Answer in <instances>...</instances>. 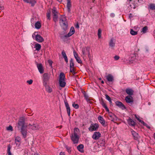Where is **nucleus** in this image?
<instances>
[{"label":"nucleus","instance_id":"obj_1","mask_svg":"<svg viewBox=\"0 0 155 155\" xmlns=\"http://www.w3.org/2000/svg\"><path fill=\"white\" fill-rule=\"evenodd\" d=\"M50 75L48 73H45L43 75V84L44 86H47V82L49 81Z\"/></svg>","mask_w":155,"mask_h":155},{"label":"nucleus","instance_id":"obj_2","mask_svg":"<svg viewBox=\"0 0 155 155\" xmlns=\"http://www.w3.org/2000/svg\"><path fill=\"white\" fill-rule=\"evenodd\" d=\"M70 137L74 144H77L78 143L79 139L78 135L71 134Z\"/></svg>","mask_w":155,"mask_h":155},{"label":"nucleus","instance_id":"obj_3","mask_svg":"<svg viewBox=\"0 0 155 155\" xmlns=\"http://www.w3.org/2000/svg\"><path fill=\"white\" fill-rule=\"evenodd\" d=\"M99 127V125L98 124H91L90 127L88 128V130L91 132L97 130Z\"/></svg>","mask_w":155,"mask_h":155},{"label":"nucleus","instance_id":"obj_4","mask_svg":"<svg viewBox=\"0 0 155 155\" xmlns=\"http://www.w3.org/2000/svg\"><path fill=\"white\" fill-rule=\"evenodd\" d=\"M35 63L39 73L40 74L43 73L44 72V68L42 64L38 63L36 61Z\"/></svg>","mask_w":155,"mask_h":155},{"label":"nucleus","instance_id":"obj_5","mask_svg":"<svg viewBox=\"0 0 155 155\" xmlns=\"http://www.w3.org/2000/svg\"><path fill=\"white\" fill-rule=\"evenodd\" d=\"M27 126L33 130H38L40 128L39 125L36 123H33L32 124H29Z\"/></svg>","mask_w":155,"mask_h":155},{"label":"nucleus","instance_id":"obj_6","mask_svg":"<svg viewBox=\"0 0 155 155\" xmlns=\"http://www.w3.org/2000/svg\"><path fill=\"white\" fill-rule=\"evenodd\" d=\"M27 126L26 125V127H21V132L24 138H25L27 137V130L26 128Z\"/></svg>","mask_w":155,"mask_h":155},{"label":"nucleus","instance_id":"obj_7","mask_svg":"<svg viewBox=\"0 0 155 155\" xmlns=\"http://www.w3.org/2000/svg\"><path fill=\"white\" fill-rule=\"evenodd\" d=\"M109 116L110 117V118H109V119L111 120L112 121L114 122L115 121L117 120V117L113 113L111 112L109 113Z\"/></svg>","mask_w":155,"mask_h":155},{"label":"nucleus","instance_id":"obj_8","mask_svg":"<svg viewBox=\"0 0 155 155\" xmlns=\"http://www.w3.org/2000/svg\"><path fill=\"white\" fill-rule=\"evenodd\" d=\"M98 119L99 122L102 124V125L104 127H106L107 125V123L105 122V121L103 117L99 115L98 117Z\"/></svg>","mask_w":155,"mask_h":155},{"label":"nucleus","instance_id":"obj_9","mask_svg":"<svg viewBox=\"0 0 155 155\" xmlns=\"http://www.w3.org/2000/svg\"><path fill=\"white\" fill-rule=\"evenodd\" d=\"M64 101L65 107L67 109L68 115L69 116H70L71 112L70 108L69 107V105L68 102L67 101V100L66 99L64 100Z\"/></svg>","mask_w":155,"mask_h":155},{"label":"nucleus","instance_id":"obj_10","mask_svg":"<svg viewBox=\"0 0 155 155\" xmlns=\"http://www.w3.org/2000/svg\"><path fill=\"white\" fill-rule=\"evenodd\" d=\"M116 105L122 110H124L126 109V107L120 101H117L115 102Z\"/></svg>","mask_w":155,"mask_h":155},{"label":"nucleus","instance_id":"obj_11","mask_svg":"<svg viewBox=\"0 0 155 155\" xmlns=\"http://www.w3.org/2000/svg\"><path fill=\"white\" fill-rule=\"evenodd\" d=\"M131 131L134 140H138L140 137L139 134L132 129L131 130Z\"/></svg>","mask_w":155,"mask_h":155},{"label":"nucleus","instance_id":"obj_12","mask_svg":"<svg viewBox=\"0 0 155 155\" xmlns=\"http://www.w3.org/2000/svg\"><path fill=\"white\" fill-rule=\"evenodd\" d=\"M35 39L38 42H42L44 41V39L40 35L37 34L35 35Z\"/></svg>","mask_w":155,"mask_h":155},{"label":"nucleus","instance_id":"obj_13","mask_svg":"<svg viewBox=\"0 0 155 155\" xmlns=\"http://www.w3.org/2000/svg\"><path fill=\"white\" fill-rule=\"evenodd\" d=\"M125 100L126 102L128 103H133L134 102L133 97L130 95L126 96L125 97Z\"/></svg>","mask_w":155,"mask_h":155},{"label":"nucleus","instance_id":"obj_14","mask_svg":"<svg viewBox=\"0 0 155 155\" xmlns=\"http://www.w3.org/2000/svg\"><path fill=\"white\" fill-rule=\"evenodd\" d=\"M101 134L99 132H95L93 135L92 138L95 140L98 139L101 137Z\"/></svg>","mask_w":155,"mask_h":155},{"label":"nucleus","instance_id":"obj_15","mask_svg":"<svg viewBox=\"0 0 155 155\" xmlns=\"http://www.w3.org/2000/svg\"><path fill=\"white\" fill-rule=\"evenodd\" d=\"M90 48L89 47L87 46L86 47V48H83L82 50V52L84 55L85 56L86 55V53H85V50L87 51L88 54H89Z\"/></svg>","mask_w":155,"mask_h":155},{"label":"nucleus","instance_id":"obj_16","mask_svg":"<svg viewBox=\"0 0 155 155\" xmlns=\"http://www.w3.org/2000/svg\"><path fill=\"white\" fill-rule=\"evenodd\" d=\"M101 103L102 105V106L107 111L109 112V110L103 99H101Z\"/></svg>","mask_w":155,"mask_h":155},{"label":"nucleus","instance_id":"obj_17","mask_svg":"<svg viewBox=\"0 0 155 155\" xmlns=\"http://www.w3.org/2000/svg\"><path fill=\"white\" fill-rule=\"evenodd\" d=\"M71 0H67V8L68 9V12H70L71 8Z\"/></svg>","mask_w":155,"mask_h":155},{"label":"nucleus","instance_id":"obj_18","mask_svg":"<svg viewBox=\"0 0 155 155\" xmlns=\"http://www.w3.org/2000/svg\"><path fill=\"white\" fill-rule=\"evenodd\" d=\"M128 124L130 126H134L136 125V123L130 118L129 117L127 120Z\"/></svg>","mask_w":155,"mask_h":155},{"label":"nucleus","instance_id":"obj_19","mask_svg":"<svg viewBox=\"0 0 155 155\" xmlns=\"http://www.w3.org/2000/svg\"><path fill=\"white\" fill-rule=\"evenodd\" d=\"M106 77L107 81L109 82H112L114 80V77L111 74H108Z\"/></svg>","mask_w":155,"mask_h":155},{"label":"nucleus","instance_id":"obj_20","mask_svg":"<svg viewBox=\"0 0 155 155\" xmlns=\"http://www.w3.org/2000/svg\"><path fill=\"white\" fill-rule=\"evenodd\" d=\"M125 91L127 94L130 96H131L133 94L134 92L133 90L130 88L126 89Z\"/></svg>","mask_w":155,"mask_h":155},{"label":"nucleus","instance_id":"obj_21","mask_svg":"<svg viewBox=\"0 0 155 155\" xmlns=\"http://www.w3.org/2000/svg\"><path fill=\"white\" fill-rule=\"evenodd\" d=\"M60 25L64 30H66L68 29V23L67 21L60 24Z\"/></svg>","mask_w":155,"mask_h":155},{"label":"nucleus","instance_id":"obj_22","mask_svg":"<svg viewBox=\"0 0 155 155\" xmlns=\"http://www.w3.org/2000/svg\"><path fill=\"white\" fill-rule=\"evenodd\" d=\"M75 32V30L74 28L73 27H72L70 29V31L69 33L67 34L68 36L70 37L73 35Z\"/></svg>","mask_w":155,"mask_h":155},{"label":"nucleus","instance_id":"obj_23","mask_svg":"<svg viewBox=\"0 0 155 155\" xmlns=\"http://www.w3.org/2000/svg\"><path fill=\"white\" fill-rule=\"evenodd\" d=\"M66 21H67L66 17L65 16H61V17L60 18V24Z\"/></svg>","mask_w":155,"mask_h":155},{"label":"nucleus","instance_id":"obj_24","mask_svg":"<svg viewBox=\"0 0 155 155\" xmlns=\"http://www.w3.org/2000/svg\"><path fill=\"white\" fill-rule=\"evenodd\" d=\"M84 146L82 144H80L77 147V149L81 153H83L84 152Z\"/></svg>","mask_w":155,"mask_h":155},{"label":"nucleus","instance_id":"obj_25","mask_svg":"<svg viewBox=\"0 0 155 155\" xmlns=\"http://www.w3.org/2000/svg\"><path fill=\"white\" fill-rule=\"evenodd\" d=\"M65 78L64 74L63 72L61 73L59 75V81L65 80Z\"/></svg>","mask_w":155,"mask_h":155},{"label":"nucleus","instance_id":"obj_26","mask_svg":"<svg viewBox=\"0 0 155 155\" xmlns=\"http://www.w3.org/2000/svg\"><path fill=\"white\" fill-rule=\"evenodd\" d=\"M59 84L60 86L62 87H64L66 85V82L65 80L59 81Z\"/></svg>","mask_w":155,"mask_h":155},{"label":"nucleus","instance_id":"obj_27","mask_svg":"<svg viewBox=\"0 0 155 155\" xmlns=\"http://www.w3.org/2000/svg\"><path fill=\"white\" fill-rule=\"evenodd\" d=\"M80 133L79 130L78 128L75 127L74 129V132L72 133L71 134L78 135V134Z\"/></svg>","mask_w":155,"mask_h":155},{"label":"nucleus","instance_id":"obj_28","mask_svg":"<svg viewBox=\"0 0 155 155\" xmlns=\"http://www.w3.org/2000/svg\"><path fill=\"white\" fill-rule=\"evenodd\" d=\"M7 147V153H8V155H12L11 152L10 151L12 147L10 144L8 145Z\"/></svg>","mask_w":155,"mask_h":155},{"label":"nucleus","instance_id":"obj_29","mask_svg":"<svg viewBox=\"0 0 155 155\" xmlns=\"http://www.w3.org/2000/svg\"><path fill=\"white\" fill-rule=\"evenodd\" d=\"M41 24L39 21H37L35 24V28L37 29H39L41 27Z\"/></svg>","mask_w":155,"mask_h":155},{"label":"nucleus","instance_id":"obj_30","mask_svg":"<svg viewBox=\"0 0 155 155\" xmlns=\"http://www.w3.org/2000/svg\"><path fill=\"white\" fill-rule=\"evenodd\" d=\"M52 12L53 16L57 15V14L58 13V12L56 11V9L55 7H54L53 8Z\"/></svg>","mask_w":155,"mask_h":155},{"label":"nucleus","instance_id":"obj_31","mask_svg":"<svg viewBox=\"0 0 155 155\" xmlns=\"http://www.w3.org/2000/svg\"><path fill=\"white\" fill-rule=\"evenodd\" d=\"M41 45L38 43H36L35 44V48L36 50L38 51H39L41 48Z\"/></svg>","mask_w":155,"mask_h":155},{"label":"nucleus","instance_id":"obj_32","mask_svg":"<svg viewBox=\"0 0 155 155\" xmlns=\"http://www.w3.org/2000/svg\"><path fill=\"white\" fill-rule=\"evenodd\" d=\"M105 96L106 97V99L109 101L110 104V105H112V100L110 96L107 94L105 95Z\"/></svg>","mask_w":155,"mask_h":155},{"label":"nucleus","instance_id":"obj_33","mask_svg":"<svg viewBox=\"0 0 155 155\" xmlns=\"http://www.w3.org/2000/svg\"><path fill=\"white\" fill-rule=\"evenodd\" d=\"M109 46L113 48L115 46V43L113 41V39L111 38L109 42Z\"/></svg>","mask_w":155,"mask_h":155},{"label":"nucleus","instance_id":"obj_34","mask_svg":"<svg viewBox=\"0 0 155 155\" xmlns=\"http://www.w3.org/2000/svg\"><path fill=\"white\" fill-rule=\"evenodd\" d=\"M46 88V91L49 93H51L52 91V88L50 87L49 86H48L47 84V86H45Z\"/></svg>","mask_w":155,"mask_h":155},{"label":"nucleus","instance_id":"obj_35","mask_svg":"<svg viewBox=\"0 0 155 155\" xmlns=\"http://www.w3.org/2000/svg\"><path fill=\"white\" fill-rule=\"evenodd\" d=\"M25 122H21L20 121H18V127H19V126H21V127H26V126L25 125Z\"/></svg>","mask_w":155,"mask_h":155},{"label":"nucleus","instance_id":"obj_36","mask_svg":"<svg viewBox=\"0 0 155 155\" xmlns=\"http://www.w3.org/2000/svg\"><path fill=\"white\" fill-rule=\"evenodd\" d=\"M149 8L152 10H155V4L153 3L150 4L149 5Z\"/></svg>","mask_w":155,"mask_h":155},{"label":"nucleus","instance_id":"obj_37","mask_svg":"<svg viewBox=\"0 0 155 155\" xmlns=\"http://www.w3.org/2000/svg\"><path fill=\"white\" fill-rule=\"evenodd\" d=\"M130 33L133 35H135L137 34V32L134 31L132 29H131L130 30Z\"/></svg>","mask_w":155,"mask_h":155},{"label":"nucleus","instance_id":"obj_38","mask_svg":"<svg viewBox=\"0 0 155 155\" xmlns=\"http://www.w3.org/2000/svg\"><path fill=\"white\" fill-rule=\"evenodd\" d=\"M74 65L73 60L72 58H71L70 61V67H74Z\"/></svg>","mask_w":155,"mask_h":155},{"label":"nucleus","instance_id":"obj_39","mask_svg":"<svg viewBox=\"0 0 155 155\" xmlns=\"http://www.w3.org/2000/svg\"><path fill=\"white\" fill-rule=\"evenodd\" d=\"M36 2L35 0H31L30 2L29 3L31 4V5L32 7H33L36 3Z\"/></svg>","mask_w":155,"mask_h":155},{"label":"nucleus","instance_id":"obj_40","mask_svg":"<svg viewBox=\"0 0 155 155\" xmlns=\"http://www.w3.org/2000/svg\"><path fill=\"white\" fill-rule=\"evenodd\" d=\"M84 96L85 98V99L87 101H89L90 100L88 98V96L87 94H86L84 92Z\"/></svg>","mask_w":155,"mask_h":155},{"label":"nucleus","instance_id":"obj_41","mask_svg":"<svg viewBox=\"0 0 155 155\" xmlns=\"http://www.w3.org/2000/svg\"><path fill=\"white\" fill-rule=\"evenodd\" d=\"M101 30L100 28H99L98 30V36L99 38H101Z\"/></svg>","mask_w":155,"mask_h":155},{"label":"nucleus","instance_id":"obj_42","mask_svg":"<svg viewBox=\"0 0 155 155\" xmlns=\"http://www.w3.org/2000/svg\"><path fill=\"white\" fill-rule=\"evenodd\" d=\"M72 106L75 109H78L79 108V106L78 104H75L74 102L72 104Z\"/></svg>","mask_w":155,"mask_h":155},{"label":"nucleus","instance_id":"obj_43","mask_svg":"<svg viewBox=\"0 0 155 155\" xmlns=\"http://www.w3.org/2000/svg\"><path fill=\"white\" fill-rule=\"evenodd\" d=\"M147 26H145L142 28V32H143V33H145L146 32V31L147 30Z\"/></svg>","mask_w":155,"mask_h":155},{"label":"nucleus","instance_id":"obj_44","mask_svg":"<svg viewBox=\"0 0 155 155\" xmlns=\"http://www.w3.org/2000/svg\"><path fill=\"white\" fill-rule=\"evenodd\" d=\"M21 138L18 137L17 136L15 138V142H19L21 141Z\"/></svg>","mask_w":155,"mask_h":155},{"label":"nucleus","instance_id":"obj_45","mask_svg":"<svg viewBox=\"0 0 155 155\" xmlns=\"http://www.w3.org/2000/svg\"><path fill=\"white\" fill-rule=\"evenodd\" d=\"M58 15L53 16V20L55 22L58 21Z\"/></svg>","mask_w":155,"mask_h":155},{"label":"nucleus","instance_id":"obj_46","mask_svg":"<svg viewBox=\"0 0 155 155\" xmlns=\"http://www.w3.org/2000/svg\"><path fill=\"white\" fill-rule=\"evenodd\" d=\"M50 14H51V12L49 11L47 14V18L49 20H50Z\"/></svg>","mask_w":155,"mask_h":155},{"label":"nucleus","instance_id":"obj_47","mask_svg":"<svg viewBox=\"0 0 155 155\" xmlns=\"http://www.w3.org/2000/svg\"><path fill=\"white\" fill-rule=\"evenodd\" d=\"M25 119L24 117H20L19 119V121L25 122Z\"/></svg>","mask_w":155,"mask_h":155},{"label":"nucleus","instance_id":"obj_48","mask_svg":"<svg viewBox=\"0 0 155 155\" xmlns=\"http://www.w3.org/2000/svg\"><path fill=\"white\" fill-rule=\"evenodd\" d=\"M76 60L77 61L79 64H81L82 63V61L81 60L79 57H78L75 58Z\"/></svg>","mask_w":155,"mask_h":155},{"label":"nucleus","instance_id":"obj_49","mask_svg":"<svg viewBox=\"0 0 155 155\" xmlns=\"http://www.w3.org/2000/svg\"><path fill=\"white\" fill-rule=\"evenodd\" d=\"M65 148L66 149L67 151L69 153H70L71 150V147H69L67 146H66Z\"/></svg>","mask_w":155,"mask_h":155},{"label":"nucleus","instance_id":"obj_50","mask_svg":"<svg viewBox=\"0 0 155 155\" xmlns=\"http://www.w3.org/2000/svg\"><path fill=\"white\" fill-rule=\"evenodd\" d=\"M69 37V36H68L67 35V34L64 35H62L60 36V38L61 39L64 40L65 39V38H68Z\"/></svg>","mask_w":155,"mask_h":155},{"label":"nucleus","instance_id":"obj_51","mask_svg":"<svg viewBox=\"0 0 155 155\" xmlns=\"http://www.w3.org/2000/svg\"><path fill=\"white\" fill-rule=\"evenodd\" d=\"M7 130H8L12 131L13 130V128L10 125L7 127Z\"/></svg>","mask_w":155,"mask_h":155},{"label":"nucleus","instance_id":"obj_52","mask_svg":"<svg viewBox=\"0 0 155 155\" xmlns=\"http://www.w3.org/2000/svg\"><path fill=\"white\" fill-rule=\"evenodd\" d=\"M48 62L49 65V66L51 67H52V64L53 61L51 60H48Z\"/></svg>","mask_w":155,"mask_h":155},{"label":"nucleus","instance_id":"obj_53","mask_svg":"<svg viewBox=\"0 0 155 155\" xmlns=\"http://www.w3.org/2000/svg\"><path fill=\"white\" fill-rule=\"evenodd\" d=\"M74 54L75 58L78 57V54L75 51H74Z\"/></svg>","mask_w":155,"mask_h":155},{"label":"nucleus","instance_id":"obj_54","mask_svg":"<svg viewBox=\"0 0 155 155\" xmlns=\"http://www.w3.org/2000/svg\"><path fill=\"white\" fill-rule=\"evenodd\" d=\"M27 82L29 84H31L33 82V80H29L27 81Z\"/></svg>","mask_w":155,"mask_h":155},{"label":"nucleus","instance_id":"obj_55","mask_svg":"<svg viewBox=\"0 0 155 155\" xmlns=\"http://www.w3.org/2000/svg\"><path fill=\"white\" fill-rule=\"evenodd\" d=\"M114 58L115 60H118L119 58L120 57L119 56H117V55H115L114 57Z\"/></svg>","mask_w":155,"mask_h":155},{"label":"nucleus","instance_id":"obj_56","mask_svg":"<svg viewBox=\"0 0 155 155\" xmlns=\"http://www.w3.org/2000/svg\"><path fill=\"white\" fill-rule=\"evenodd\" d=\"M61 54L63 57L66 55L65 52L64 50H63L61 53Z\"/></svg>","mask_w":155,"mask_h":155},{"label":"nucleus","instance_id":"obj_57","mask_svg":"<svg viewBox=\"0 0 155 155\" xmlns=\"http://www.w3.org/2000/svg\"><path fill=\"white\" fill-rule=\"evenodd\" d=\"M70 72H71L74 71V67H70Z\"/></svg>","mask_w":155,"mask_h":155},{"label":"nucleus","instance_id":"obj_58","mask_svg":"<svg viewBox=\"0 0 155 155\" xmlns=\"http://www.w3.org/2000/svg\"><path fill=\"white\" fill-rule=\"evenodd\" d=\"M63 57L64 58L65 61H66V63H68V58H67V56L66 55Z\"/></svg>","mask_w":155,"mask_h":155},{"label":"nucleus","instance_id":"obj_59","mask_svg":"<svg viewBox=\"0 0 155 155\" xmlns=\"http://www.w3.org/2000/svg\"><path fill=\"white\" fill-rule=\"evenodd\" d=\"M134 17L133 15L131 13L129 14V18L130 19H131Z\"/></svg>","mask_w":155,"mask_h":155},{"label":"nucleus","instance_id":"obj_60","mask_svg":"<svg viewBox=\"0 0 155 155\" xmlns=\"http://www.w3.org/2000/svg\"><path fill=\"white\" fill-rule=\"evenodd\" d=\"M88 56L89 59L90 60H91L92 59V57L90 53L89 54H88Z\"/></svg>","mask_w":155,"mask_h":155},{"label":"nucleus","instance_id":"obj_61","mask_svg":"<svg viewBox=\"0 0 155 155\" xmlns=\"http://www.w3.org/2000/svg\"><path fill=\"white\" fill-rule=\"evenodd\" d=\"M110 16L111 17H114L115 16V14L113 13H111L110 14Z\"/></svg>","mask_w":155,"mask_h":155},{"label":"nucleus","instance_id":"obj_62","mask_svg":"<svg viewBox=\"0 0 155 155\" xmlns=\"http://www.w3.org/2000/svg\"><path fill=\"white\" fill-rule=\"evenodd\" d=\"M75 27L77 28H79V26L78 23H77L76 24V25L75 26Z\"/></svg>","mask_w":155,"mask_h":155},{"label":"nucleus","instance_id":"obj_63","mask_svg":"<svg viewBox=\"0 0 155 155\" xmlns=\"http://www.w3.org/2000/svg\"><path fill=\"white\" fill-rule=\"evenodd\" d=\"M31 0H23V1L25 2H26L27 3H29Z\"/></svg>","mask_w":155,"mask_h":155},{"label":"nucleus","instance_id":"obj_64","mask_svg":"<svg viewBox=\"0 0 155 155\" xmlns=\"http://www.w3.org/2000/svg\"><path fill=\"white\" fill-rule=\"evenodd\" d=\"M59 155H65L64 152H61L60 153Z\"/></svg>","mask_w":155,"mask_h":155}]
</instances>
